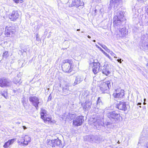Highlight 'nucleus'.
<instances>
[{
  "label": "nucleus",
  "instance_id": "61",
  "mask_svg": "<svg viewBox=\"0 0 148 148\" xmlns=\"http://www.w3.org/2000/svg\"><path fill=\"white\" fill-rule=\"evenodd\" d=\"M1 106H0V108H1Z\"/></svg>",
  "mask_w": 148,
  "mask_h": 148
},
{
  "label": "nucleus",
  "instance_id": "38",
  "mask_svg": "<svg viewBox=\"0 0 148 148\" xmlns=\"http://www.w3.org/2000/svg\"><path fill=\"white\" fill-rule=\"evenodd\" d=\"M110 54L114 56V58H117V57L115 56V54L112 51L111 52Z\"/></svg>",
  "mask_w": 148,
  "mask_h": 148
},
{
  "label": "nucleus",
  "instance_id": "35",
  "mask_svg": "<svg viewBox=\"0 0 148 148\" xmlns=\"http://www.w3.org/2000/svg\"><path fill=\"white\" fill-rule=\"evenodd\" d=\"M96 46L103 53L105 52L101 47H99L98 45H96Z\"/></svg>",
  "mask_w": 148,
  "mask_h": 148
},
{
  "label": "nucleus",
  "instance_id": "31",
  "mask_svg": "<svg viewBox=\"0 0 148 148\" xmlns=\"http://www.w3.org/2000/svg\"><path fill=\"white\" fill-rule=\"evenodd\" d=\"M43 120H44L45 121H46V122H47V121H51V119L50 118H47V116H46V118H44L42 119Z\"/></svg>",
  "mask_w": 148,
  "mask_h": 148
},
{
  "label": "nucleus",
  "instance_id": "23",
  "mask_svg": "<svg viewBox=\"0 0 148 148\" xmlns=\"http://www.w3.org/2000/svg\"><path fill=\"white\" fill-rule=\"evenodd\" d=\"M47 111L45 109L41 108L40 114L42 119L46 118Z\"/></svg>",
  "mask_w": 148,
  "mask_h": 148
},
{
  "label": "nucleus",
  "instance_id": "11",
  "mask_svg": "<svg viewBox=\"0 0 148 148\" xmlns=\"http://www.w3.org/2000/svg\"><path fill=\"white\" fill-rule=\"evenodd\" d=\"M19 17V12L18 11H13L9 15L11 21H15Z\"/></svg>",
  "mask_w": 148,
  "mask_h": 148
},
{
  "label": "nucleus",
  "instance_id": "25",
  "mask_svg": "<svg viewBox=\"0 0 148 148\" xmlns=\"http://www.w3.org/2000/svg\"><path fill=\"white\" fill-rule=\"evenodd\" d=\"M102 103L101 100L100 99V97H98L97 101V106L96 108L97 109H98L100 107V105H102Z\"/></svg>",
  "mask_w": 148,
  "mask_h": 148
},
{
  "label": "nucleus",
  "instance_id": "52",
  "mask_svg": "<svg viewBox=\"0 0 148 148\" xmlns=\"http://www.w3.org/2000/svg\"><path fill=\"white\" fill-rule=\"evenodd\" d=\"M117 143H120V142H119V141H118V142H117Z\"/></svg>",
  "mask_w": 148,
  "mask_h": 148
},
{
  "label": "nucleus",
  "instance_id": "60",
  "mask_svg": "<svg viewBox=\"0 0 148 148\" xmlns=\"http://www.w3.org/2000/svg\"><path fill=\"white\" fill-rule=\"evenodd\" d=\"M83 32H82V33H83Z\"/></svg>",
  "mask_w": 148,
  "mask_h": 148
},
{
  "label": "nucleus",
  "instance_id": "1",
  "mask_svg": "<svg viewBox=\"0 0 148 148\" xmlns=\"http://www.w3.org/2000/svg\"><path fill=\"white\" fill-rule=\"evenodd\" d=\"M125 13L118 10L115 13V15L113 18V24L115 27H117L121 24V22L125 20L124 15Z\"/></svg>",
  "mask_w": 148,
  "mask_h": 148
},
{
  "label": "nucleus",
  "instance_id": "53",
  "mask_svg": "<svg viewBox=\"0 0 148 148\" xmlns=\"http://www.w3.org/2000/svg\"><path fill=\"white\" fill-rule=\"evenodd\" d=\"M80 30V29H77V31H79Z\"/></svg>",
  "mask_w": 148,
  "mask_h": 148
},
{
  "label": "nucleus",
  "instance_id": "58",
  "mask_svg": "<svg viewBox=\"0 0 148 148\" xmlns=\"http://www.w3.org/2000/svg\"><path fill=\"white\" fill-rule=\"evenodd\" d=\"M60 87L61 86V84H60Z\"/></svg>",
  "mask_w": 148,
  "mask_h": 148
},
{
  "label": "nucleus",
  "instance_id": "54",
  "mask_svg": "<svg viewBox=\"0 0 148 148\" xmlns=\"http://www.w3.org/2000/svg\"><path fill=\"white\" fill-rule=\"evenodd\" d=\"M93 41L94 42H95V40H93Z\"/></svg>",
  "mask_w": 148,
  "mask_h": 148
},
{
  "label": "nucleus",
  "instance_id": "8",
  "mask_svg": "<svg viewBox=\"0 0 148 148\" xmlns=\"http://www.w3.org/2000/svg\"><path fill=\"white\" fill-rule=\"evenodd\" d=\"M29 100L32 103V104L36 108L37 110H38L39 108L38 105L40 103L38 98L36 96L30 97L29 98Z\"/></svg>",
  "mask_w": 148,
  "mask_h": 148
},
{
  "label": "nucleus",
  "instance_id": "13",
  "mask_svg": "<svg viewBox=\"0 0 148 148\" xmlns=\"http://www.w3.org/2000/svg\"><path fill=\"white\" fill-rule=\"evenodd\" d=\"M84 5L83 2H81L80 0H72L71 4L69 5V6L72 7L75 6L77 8L79 6H82Z\"/></svg>",
  "mask_w": 148,
  "mask_h": 148
},
{
  "label": "nucleus",
  "instance_id": "33",
  "mask_svg": "<svg viewBox=\"0 0 148 148\" xmlns=\"http://www.w3.org/2000/svg\"><path fill=\"white\" fill-rule=\"evenodd\" d=\"M36 40L38 41H39L40 40V38L38 36V34H37L36 35Z\"/></svg>",
  "mask_w": 148,
  "mask_h": 148
},
{
  "label": "nucleus",
  "instance_id": "15",
  "mask_svg": "<svg viewBox=\"0 0 148 148\" xmlns=\"http://www.w3.org/2000/svg\"><path fill=\"white\" fill-rule=\"evenodd\" d=\"M108 64H106L101 68L102 73L106 76L108 75L110 73L108 69Z\"/></svg>",
  "mask_w": 148,
  "mask_h": 148
},
{
  "label": "nucleus",
  "instance_id": "49",
  "mask_svg": "<svg viewBox=\"0 0 148 148\" xmlns=\"http://www.w3.org/2000/svg\"><path fill=\"white\" fill-rule=\"evenodd\" d=\"M93 139V141H92V142H95V138H94Z\"/></svg>",
  "mask_w": 148,
  "mask_h": 148
},
{
  "label": "nucleus",
  "instance_id": "7",
  "mask_svg": "<svg viewBox=\"0 0 148 148\" xmlns=\"http://www.w3.org/2000/svg\"><path fill=\"white\" fill-rule=\"evenodd\" d=\"M11 84V81L8 79L5 78H0V86L2 87L10 86Z\"/></svg>",
  "mask_w": 148,
  "mask_h": 148
},
{
  "label": "nucleus",
  "instance_id": "20",
  "mask_svg": "<svg viewBox=\"0 0 148 148\" xmlns=\"http://www.w3.org/2000/svg\"><path fill=\"white\" fill-rule=\"evenodd\" d=\"M15 139H12L10 140H9L8 141L5 142L4 145L3 146V147L4 148H7L9 146L12 145L14 141H15Z\"/></svg>",
  "mask_w": 148,
  "mask_h": 148
},
{
  "label": "nucleus",
  "instance_id": "36",
  "mask_svg": "<svg viewBox=\"0 0 148 148\" xmlns=\"http://www.w3.org/2000/svg\"><path fill=\"white\" fill-rule=\"evenodd\" d=\"M103 54L107 57L108 58H109V59H110L111 57H110L109 56V55L108 54L104 52L103 53Z\"/></svg>",
  "mask_w": 148,
  "mask_h": 148
},
{
  "label": "nucleus",
  "instance_id": "5",
  "mask_svg": "<svg viewBox=\"0 0 148 148\" xmlns=\"http://www.w3.org/2000/svg\"><path fill=\"white\" fill-rule=\"evenodd\" d=\"M107 116L111 120L116 121L119 119L120 116L119 114L115 111L108 112L107 114Z\"/></svg>",
  "mask_w": 148,
  "mask_h": 148
},
{
  "label": "nucleus",
  "instance_id": "37",
  "mask_svg": "<svg viewBox=\"0 0 148 148\" xmlns=\"http://www.w3.org/2000/svg\"><path fill=\"white\" fill-rule=\"evenodd\" d=\"M147 0H138V2L140 3L144 2L147 1Z\"/></svg>",
  "mask_w": 148,
  "mask_h": 148
},
{
  "label": "nucleus",
  "instance_id": "47",
  "mask_svg": "<svg viewBox=\"0 0 148 148\" xmlns=\"http://www.w3.org/2000/svg\"><path fill=\"white\" fill-rule=\"evenodd\" d=\"M141 103H138V105H141Z\"/></svg>",
  "mask_w": 148,
  "mask_h": 148
},
{
  "label": "nucleus",
  "instance_id": "59",
  "mask_svg": "<svg viewBox=\"0 0 148 148\" xmlns=\"http://www.w3.org/2000/svg\"><path fill=\"white\" fill-rule=\"evenodd\" d=\"M98 121H97V122L95 123H97L98 122Z\"/></svg>",
  "mask_w": 148,
  "mask_h": 148
},
{
  "label": "nucleus",
  "instance_id": "14",
  "mask_svg": "<svg viewBox=\"0 0 148 148\" xmlns=\"http://www.w3.org/2000/svg\"><path fill=\"white\" fill-rule=\"evenodd\" d=\"M15 30L13 29V27L12 26L8 25L5 27V34L7 36H9L11 35V34H14Z\"/></svg>",
  "mask_w": 148,
  "mask_h": 148
},
{
  "label": "nucleus",
  "instance_id": "29",
  "mask_svg": "<svg viewBox=\"0 0 148 148\" xmlns=\"http://www.w3.org/2000/svg\"><path fill=\"white\" fill-rule=\"evenodd\" d=\"M143 49L145 50H148V43L146 42L144 44V46H143Z\"/></svg>",
  "mask_w": 148,
  "mask_h": 148
},
{
  "label": "nucleus",
  "instance_id": "26",
  "mask_svg": "<svg viewBox=\"0 0 148 148\" xmlns=\"http://www.w3.org/2000/svg\"><path fill=\"white\" fill-rule=\"evenodd\" d=\"M94 138L95 139V143H99L101 140V138H100V137L98 136H95Z\"/></svg>",
  "mask_w": 148,
  "mask_h": 148
},
{
  "label": "nucleus",
  "instance_id": "24",
  "mask_svg": "<svg viewBox=\"0 0 148 148\" xmlns=\"http://www.w3.org/2000/svg\"><path fill=\"white\" fill-rule=\"evenodd\" d=\"M62 90L64 94L66 95H67L70 93V91L69 90V87L68 86H66L64 87Z\"/></svg>",
  "mask_w": 148,
  "mask_h": 148
},
{
  "label": "nucleus",
  "instance_id": "6",
  "mask_svg": "<svg viewBox=\"0 0 148 148\" xmlns=\"http://www.w3.org/2000/svg\"><path fill=\"white\" fill-rule=\"evenodd\" d=\"M31 138L28 135H26L23 137L19 138L18 140V142L24 146H27L31 142Z\"/></svg>",
  "mask_w": 148,
  "mask_h": 148
},
{
  "label": "nucleus",
  "instance_id": "4",
  "mask_svg": "<svg viewBox=\"0 0 148 148\" xmlns=\"http://www.w3.org/2000/svg\"><path fill=\"white\" fill-rule=\"evenodd\" d=\"M110 82L109 81L105 82H102L100 84L99 87L100 90L103 93H107L110 87Z\"/></svg>",
  "mask_w": 148,
  "mask_h": 148
},
{
  "label": "nucleus",
  "instance_id": "19",
  "mask_svg": "<svg viewBox=\"0 0 148 148\" xmlns=\"http://www.w3.org/2000/svg\"><path fill=\"white\" fill-rule=\"evenodd\" d=\"M116 107L120 110L125 111L127 109L125 103L120 102L117 105Z\"/></svg>",
  "mask_w": 148,
  "mask_h": 148
},
{
  "label": "nucleus",
  "instance_id": "2",
  "mask_svg": "<svg viewBox=\"0 0 148 148\" xmlns=\"http://www.w3.org/2000/svg\"><path fill=\"white\" fill-rule=\"evenodd\" d=\"M72 62L71 60L66 59L64 60L62 65V69L63 71L65 73H70L72 70Z\"/></svg>",
  "mask_w": 148,
  "mask_h": 148
},
{
  "label": "nucleus",
  "instance_id": "45",
  "mask_svg": "<svg viewBox=\"0 0 148 148\" xmlns=\"http://www.w3.org/2000/svg\"><path fill=\"white\" fill-rule=\"evenodd\" d=\"M20 122H17L16 123L17 124H20Z\"/></svg>",
  "mask_w": 148,
  "mask_h": 148
},
{
  "label": "nucleus",
  "instance_id": "44",
  "mask_svg": "<svg viewBox=\"0 0 148 148\" xmlns=\"http://www.w3.org/2000/svg\"><path fill=\"white\" fill-rule=\"evenodd\" d=\"M102 125V122L101 121V122L99 124H98V125Z\"/></svg>",
  "mask_w": 148,
  "mask_h": 148
},
{
  "label": "nucleus",
  "instance_id": "56",
  "mask_svg": "<svg viewBox=\"0 0 148 148\" xmlns=\"http://www.w3.org/2000/svg\"><path fill=\"white\" fill-rule=\"evenodd\" d=\"M109 147H111V148H113V147H111V146H110Z\"/></svg>",
  "mask_w": 148,
  "mask_h": 148
},
{
  "label": "nucleus",
  "instance_id": "3",
  "mask_svg": "<svg viewBox=\"0 0 148 148\" xmlns=\"http://www.w3.org/2000/svg\"><path fill=\"white\" fill-rule=\"evenodd\" d=\"M115 27V28L118 29L115 33L118 38L123 37L127 35L125 28L123 26L121 25V24Z\"/></svg>",
  "mask_w": 148,
  "mask_h": 148
},
{
  "label": "nucleus",
  "instance_id": "55",
  "mask_svg": "<svg viewBox=\"0 0 148 148\" xmlns=\"http://www.w3.org/2000/svg\"><path fill=\"white\" fill-rule=\"evenodd\" d=\"M95 12H96L97 10H95Z\"/></svg>",
  "mask_w": 148,
  "mask_h": 148
},
{
  "label": "nucleus",
  "instance_id": "57",
  "mask_svg": "<svg viewBox=\"0 0 148 148\" xmlns=\"http://www.w3.org/2000/svg\"><path fill=\"white\" fill-rule=\"evenodd\" d=\"M21 1H22L21 2H23V1L22 0H21Z\"/></svg>",
  "mask_w": 148,
  "mask_h": 148
},
{
  "label": "nucleus",
  "instance_id": "21",
  "mask_svg": "<svg viewBox=\"0 0 148 148\" xmlns=\"http://www.w3.org/2000/svg\"><path fill=\"white\" fill-rule=\"evenodd\" d=\"M83 80V78L79 75L76 77L74 83L73 84V85L75 86L80 83Z\"/></svg>",
  "mask_w": 148,
  "mask_h": 148
},
{
  "label": "nucleus",
  "instance_id": "39",
  "mask_svg": "<svg viewBox=\"0 0 148 148\" xmlns=\"http://www.w3.org/2000/svg\"><path fill=\"white\" fill-rule=\"evenodd\" d=\"M121 59H117V61L118 62H119L120 63H121Z\"/></svg>",
  "mask_w": 148,
  "mask_h": 148
},
{
  "label": "nucleus",
  "instance_id": "12",
  "mask_svg": "<svg viewBox=\"0 0 148 148\" xmlns=\"http://www.w3.org/2000/svg\"><path fill=\"white\" fill-rule=\"evenodd\" d=\"M61 142V140L58 138L49 141V143L51 146L53 147L56 146L60 147L62 145Z\"/></svg>",
  "mask_w": 148,
  "mask_h": 148
},
{
  "label": "nucleus",
  "instance_id": "17",
  "mask_svg": "<svg viewBox=\"0 0 148 148\" xmlns=\"http://www.w3.org/2000/svg\"><path fill=\"white\" fill-rule=\"evenodd\" d=\"M121 0H111L110 1V7H109V9H111L112 7L114 6V8H117V7L121 3Z\"/></svg>",
  "mask_w": 148,
  "mask_h": 148
},
{
  "label": "nucleus",
  "instance_id": "18",
  "mask_svg": "<svg viewBox=\"0 0 148 148\" xmlns=\"http://www.w3.org/2000/svg\"><path fill=\"white\" fill-rule=\"evenodd\" d=\"M92 103L90 101H88L85 102L82 104L83 107V108L85 110H88L90 109Z\"/></svg>",
  "mask_w": 148,
  "mask_h": 148
},
{
  "label": "nucleus",
  "instance_id": "48",
  "mask_svg": "<svg viewBox=\"0 0 148 148\" xmlns=\"http://www.w3.org/2000/svg\"><path fill=\"white\" fill-rule=\"evenodd\" d=\"M106 51H107L108 52H109V51H110L109 49V50H108L107 49H106Z\"/></svg>",
  "mask_w": 148,
  "mask_h": 148
},
{
  "label": "nucleus",
  "instance_id": "10",
  "mask_svg": "<svg viewBox=\"0 0 148 148\" xmlns=\"http://www.w3.org/2000/svg\"><path fill=\"white\" fill-rule=\"evenodd\" d=\"M84 118L82 116H78L73 120V125L77 126L81 125L84 122Z\"/></svg>",
  "mask_w": 148,
  "mask_h": 148
},
{
  "label": "nucleus",
  "instance_id": "22",
  "mask_svg": "<svg viewBox=\"0 0 148 148\" xmlns=\"http://www.w3.org/2000/svg\"><path fill=\"white\" fill-rule=\"evenodd\" d=\"M94 136H95L91 135L86 136L84 137V138L86 141L92 142L93 141V139L95 138Z\"/></svg>",
  "mask_w": 148,
  "mask_h": 148
},
{
  "label": "nucleus",
  "instance_id": "42",
  "mask_svg": "<svg viewBox=\"0 0 148 148\" xmlns=\"http://www.w3.org/2000/svg\"><path fill=\"white\" fill-rule=\"evenodd\" d=\"M146 148H148V143H147L145 145Z\"/></svg>",
  "mask_w": 148,
  "mask_h": 148
},
{
  "label": "nucleus",
  "instance_id": "27",
  "mask_svg": "<svg viewBox=\"0 0 148 148\" xmlns=\"http://www.w3.org/2000/svg\"><path fill=\"white\" fill-rule=\"evenodd\" d=\"M20 80L21 79L18 77L17 78H15L14 79V82L16 84H20L21 83Z\"/></svg>",
  "mask_w": 148,
  "mask_h": 148
},
{
  "label": "nucleus",
  "instance_id": "46",
  "mask_svg": "<svg viewBox=\"0 0 148 148\" xmlns=\"http://www.w3.org/2000/svg\"><path fill=\"white\" fill-rule=\"evenodd\" d=\"M87 37L89 38H91V37L89 35Z\"/></svg>",
  "mask_w": 148,
  "mask_h": 148
},
{
  "label": "nucleus",
  "instance_id": "34",
  "mask_svg": "<svg viewBox=\"0 0 148 148\" xmlns=\"http://www.w3.org/2000/svg\"><path fill=\"white\" fill-rule=\"evenodd\" d=\"M101 46L105 50H106V49H107L108 50H109V49L107 48V47L105 45H101Z\"/></svg>",
  "mask_w": 148,
  "mask_h": 148
},
{
  "label": "nucleus",
  "instance_id": "41",
  "mask_svg": "<svg viewBox=\"0 0 148 148\" xmlns=\"http://www.w3.org/2000/svg\"><path fill=\"white\" fill-rule=\"evenodd\" d=\"M23 128L24 130H25L27 128L25 126H23Z\"/></svg>",
  "mask_w": 148,
  "mask_h": 148
},
{
  "label": "nucleus",
  "instance_id": "32",
  "mask_svg": "<svg viewBox=\"0 0 148 148\" xmlns=\"http://www.w3.org/2000/svg\"><path fill=\"white\" fill-rule=\"evenodd\" d=\"M22 102L23 103V104L24 107L25 106V105L26 104V101L25 100V98H23V99L22 100Z\"/></svg>",
  "mask_w": 148,
  "mask_h": 148
},
{
  "label": "nucleus",
  "instance_id": "28",
  "mask_svg": "<svg viewBox=\"0 0 148 148\" xmlns=\"http://www.w3.org/2000/svg\"><path fill=\"white\" fill-rule=\"evenodd\" d=\"M1 94L3 96L5 99H8L7 92L6 91H3V92H1Z\"/></svg>",
  "mask_w": 148,
  "mask_h": 148
},
{
  "label": "nucleus",
  "instance_id": "30",
  "mask_svg": "<svg viewBox=\"0 0 148 148\" xmlns=\"http://www.w3.org/2000/svg\"><path fill=\"white\" fill-rule=\"evenodd\" d=\"M8 51H5L3 53V57L6 58V57L8 56Z\"/></svg>",
  "mask_w": 148,
  "mask_h": 148
},
{
  "label": "nucleus",
  "instance_id": "51",
  "mask_svg": "<svg viewBox=\"0 0 148 148\" xmlns=\"http://www.w3.org/2000/svg\"><path fill=\"white\" fill-rule=\"evenodd\" d=\"M143 103V104H144V105H145V104H146V103L145 102H144Z\"/></svg>",
  "mask_w": 148,
  "mask_h": 148
},
{
  "label": "nucleus",
  "instance_id": "50",
  "mask_svg": "<svg viewBox=\"0 0 148 148\" xmlns=\"http://www.w3.org/2000/svg\"><path fill=\"white\" fill-rule=\"evenodd\" d=\"M146 99H144V102H145V101H146Z\"/></svg>",
  "mask_w": 148,
  "mask_h": 148
},
{
  "label": "nucleus",
  "instance_id": "40",
  "mask_svg": "<svg viewBox=\"0 0 148 148\" xmlns=\"http://www.w3.org/2000/svg\"><path fill=\"white\" fill-rule=\"evenodd\" d=\"M20 0H13V1L15 2L16 3H18L19 1Z\"/></svg>",
  "mask_w": 148,
  "mask_h": 148
},
{
  "label": "nucleus",
  "instance_id": "16",
  "mask_svg": "<svg viewBox=\"0 0 148 148\" xmlns=\"http://www.w3.org/2000/svg\"><path fill=\"white\" fill-rule=\"evenodd\" d=\"M93 66H92V71L95 74L97 73L99 70L100 66L99 62H93Z\"/></svg>",
  "mask_w": 148,
  "mask_h": 148
},
{
  "label": "nucleus",
  "instance_id": "43",
  "mask_svg": "<svg viewBox=\"0 0 148 148\" xmlns=\"http://www.w3.org/2000/svg\"><path fill=\"white\" fill-rule=\"evenodd\" d=\"M146 67L148 69V63H147L146 65Z\"/></svg>",
  "mask_w": 148,
  "mask_h": 148
},
{
  "label": "nucleus",
  "instance_id": "9",
  "mask_svg": "<svg viewBox=\"0 0 148 148\" xmlns=\"http://www.w3.org/2000/svg\"><path fill=\"white\" fill-rule=\"evenodd\" d=\"M124 95V90H123L120 89L115 90V92L113 94V96L116 99H121L123 98Z\"/></svg>",
  "mask_w": 148,
  "mask_h": 148
}]
</instances>
